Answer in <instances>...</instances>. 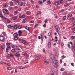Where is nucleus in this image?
<instances>
[{
  "label": "nucleus",
  "mask_w": 75,
  "mask_h": 75,
  "mask_svg": "<svg viewBox=\"0 0 75 75\" xmlns=\"http://www.w3.org/2000/svg\"><path fill=\"white\" fill-rule=\"evenodd\" d=\"M57 57L58 56H57V55H56L54 56V59H55V58H57Z\"/></svg>",
  "instance_id": "nucleus-42"
},
{
  "label": "nucleus",
  "mask_w": 75,
  "mask_h": 75,
  "mask_svg": "<svg viewBox=\"0 0 75 75\" xmlns=\"http://www.w3.org/2000/svg\"><path fill=\"white\" fill-rule=\"evenodd\" d=\"M71 65H72V66H73V67H74V63H71Z\"/></svg>",
  "instance_id": "nucleus-60"
},
{
  "label": "nucleus",
  "mask_w": 75,
  "mask_h": 75,
  "mask_svg": "<svg viewBox=\"0 0 75 75\" xmlns=\"http://www.w3.org/2000/svg\"><path fill=\"white\" fill-rule=\"evenodd\" d=\"M58 4H61L62 3V1H59L58 2Z\"/></svg>",
  "instance_id": "nucleus-20"
},
{
  "label": "nucleus",
  "mask_w": 75,
  "mask_h": 75,
  "mask_svg": "<svg viewBox=\"0 0 75 75\" xmlns=\"http://www.w3.org/2000/svg\"><path fill=\"white\" fill-rule=\"evenodd\" d=\"M63 38H64V39H65V40H67V38H66V37H65L64 36H63Z\"/></svg>",
  "instance_id": "nucleus-62"
},
{
  "label": "nucleus",
  "mask_w": 75,
  "mask_h": 75,
  "mask_svg": "<svg viewBox=\"0 0 75 75\" xmlns=\"http://www.w3.org/2000/svg\"><path fill=\"white\" fill-rule=\"evenodd\" d=\"M56 75H58V71H56Z\"/></svg>",
  "instance_id": "nucleus-63"
},
{
  "label": "nucleus",
  "mask_w": 75,
  "mask_h": 75,
  "mask_svg": "<svg viewBox=\"0 0 75 75\" xmlns=\"http://www.w3.org/2000/svg\"><path fill=\"white\" fill-rule=\"evenodd\" d=\"M43 27H44L45 28L46 27H47V25H46V24H44L43 25Z\"/></svg>",
  "instance_id": "nucleus-56"
},
{
  "label": "nucleus",
  "mask_w": 75,
  "mask_h": 75,
  "mask_svg": "<svg viewBox=\"0 0 75 75\" xmlns=\"http://www.w3.org/2000/svg\"><path fill=\"white\" fill-rule=\"evenodd\" d=\"M55 6H58V2H55Z\"/></svg>",
  "instance_id": "nucleus-44"
},
{
  "label": "nucleus",
  "mask_w": 75,
  "mask_h": 75,
  "mask_svg": "<svg viewBox=\"0 0 75 75\" xmlns=\"http://www.w3.org/2000/svg\"><path fill=\"white\" fill-rule=\"evenodd\" d=\"M25 14H23L22 16V18H24V17H25Z\"/></svg>",
  "instance_id": "nucleus-39"
},
{
  "label": "nucleus",
  "mask_w": 75,
  "mask_h": 75,
  "mask_svg": "<svg viewBox=\"0 0 75 75\" xmlns=\"http://www.w3.org/2000/svg\"><path fill=\"white\" fill-rule=\"evenodd\" d=\"M12 52H15V50L14 49H13L11 51Z\"/></svg>",
  "instance_id": "nucleus-36"
},
{
  "label": "nucleus",
  "mask_w": 75,
  "mask_h": 75,
  "mask_svg": "<svg viewBox=\"0 0 75 75\" xmlns=\"http://www.w3.org/2000/svg\"><path fill=\"white\" fill-rule=\"evenodd\" d=\"M13 36L14 37V40H20V39L18 37V34L16 33H14Z\"/></svg>",
  "instance_id": "nucleus-1"
},
{
  "label": "nucleus",
  "mask_w": 75,
  "mask_h": 75,
  "mask_svg": "<svg viewBox=\"0 0 75 75\" xmlns=\"http://www.w3.org/2000/svg\"><path fill=\"white\" fill-rule=\"evenodd\" d=\"M60 64H61V63H62V59H60Z\"/></svg>",
  "instance_id": "nucleus-64"
},
{
  "label": "nucleus",
  "mask_w": 75,
  "mask_h": 75,
  "mask_svg": "<svg viewBox=\"0 0 75 75\" xmlns=\"http://www.w3.org/2000/svg\"><path fill=\"white\" fill-rule=\"evenodd\" d=\"M55 28L57 29L56 30H59V27H58V26L57 25L56 26Z\"/></svg>",
  "instance_id": "nucleus-19"
},
{
  "label": "nucleus",
  "mask_w": 75,
  "mask_h": 75,
  "mask_svg": "<svg viewBox=\"0 0 75 75\" xmlns=\"http://www.w3.org/2000/svg\"><path fill=\"white\" fill-rule=\"evenodd\" d=\"M15 48H16L18 50H19V51H21V50H20V48L18 47L15 46Z\"/></svg>",
  "instance_id": "nucleus-18"
},
{
  "label": "nucleus",
  "mask_w": 75,
  "mask_h": 75,
  "mask_svg": "<svg viewBox=\"0 0 75 75\" xmlns=\"http://www.w3.org/2000/svg\"><path fill=\"white\" fill-rule=\"evenodd\" d=\"M71 38L72 39H74V38H75V36H72L71 37Z\"/></svg>",
  "instance_id": "nucleus-32"
},
{
  "label": "nucleus",
  "mask_w": 75,
  "mask_h": 75,
  "mask_svg": "<svg viewBox=\"0 0 75 75\" xmlns=\"http://www.w3.org/2000/svg\"><path fill=\"white\" fill-rule=\"evenodd\" d=\"M1 18H5V19H6V20H7V18H4V16L3 15L1 17Z\"/></svg>",
  "instance_id": "nucleus-30"
},
{
  "label": "nucleus",
  "mask_w": 75,
  "mask_h": 75,
  "mask_svg": "<svg viewBox=\"0 0 75 75\" xmlns=\"http://www.w3.org/2000/svg\"><path fill=\"white\" fill-rule=\"evenodd\" d=\"M11 45V43L10 42H7L6 43V45Z\"/></svg>",
  "instance_id": "nucleus-31"
},
{
  "label": "nucleus",
  "mask_w": 75,
  "mask_h": 75,
  "mask_svg": "<svg viewBox=\"0 0 75 75\" xmlns=\"http://www.w3.org/2000/svg\"><path fill=\"white\" fill-rule=\"evenodd\" d=\"M37 14H41V12H40V11H38Z\"/></svg>",
  "instance_id": "nucleus-51"
},
{
  "label": "nucleus",
  "mask_w": 75,
  "mask_h": 75,
  "mask_svg": "<svg viewBox=\"0 0 75 75\" xmlns=\"http://www.w3.org/2000/svg\"><path fill=\"white\" fill-rule=\"evenodd\" d=\"M47 46L48 48H50L51 47V43L49 42H48Z\"/></svg>",
  "instance_id": "nucleus-17"
},
{
  "label": "nucleus",
  "mask_w": 75,
  "mask_h": 75,
  "mask_svg": "<svg viewBox=\"0 0 75 75\" xmlns=\"http://www.w3.org/2000/svg\"><path fill=\"white\" fill-rule=\"evenodd\" d=\"M72 51H75V45L74 44L72 45V48L71 49Z\"/></svg>",
  "instance_id": "nucleus-5"
},
{
  "label": "nucleus",
  "mask_w": 75,
  "mask_h": 75,
  "mask_svg": "<svg viewBox=\"0 0 75 75\" xmlns=\"http://www.w3.org/2000/svg\"><path fill=\"white\" fill-rule=\"evenodd\" d=\"M13 4L14 3H13V2H11L10 4V6H13Z\"/></svg>",
  "instance_id": "nucleus-35"
},
{
  "label": "nucleus",
  "mask_w": 75,
  "mask_h": 75,
  "mask_svg": "<svg viewBox=\"0 0 75 75\" xmlns=\"http://www.w3.org/2000/svg\"><path fill=\"white\" fill-rule=\"evenodd\" d=\"M63 18L64 20H66L67 19V17L66 16H64L63 17Z\"/></svg>",
  "instance_id": "nucleus-45"
},
{
  "label": "nucleus",
  "mask_w": 75,
  "mask_h": 75,
  "mask_svg": "<svg viewBox=\"0 0 75 75\" xmlns=\"http://www.w3.org/2000/svg\"><path fill=\"white\" fill-rule=\"evenodd\" d=\"M8 8L9 10H10L12 9V8H13L12 7H10Z\"/></svg>",
  "instance_id": "nucleus-54"
},
{
  "label": "nucleus",
  "mask_w": 75,
  "mask_h": 75,
  "mask_svg": "<svg viewBox=\"0 0 75 75\" xmlns=\"http://www.w3.org/2000/svg\"><path fill=\"white\" fill-rule=\"evenodd\" d=\"M43 51L44 52V53H45V49H43Z\"/></svg>",
  "instance_id": "nucleus-57"
},
{
  "label": "nucleus",
  "mask_w": 75,
  "mask_h": 75,
  "mask_svg": "<svg viewBox=\"0 0 75 75\" xmlns=\"http://www.w3.org/2000/svg\"><path fill=\"white\" fill-rule=\"evenodd\" d=\"M7 69L8 70H10L11 69V68L10 67H8Z\"/></svg>",
  "instance_id": "nucleus-50"
},
{
  "label": "nucleus",
  "mask_w": 75,
  "mask_h": 75,
  "mask_svg": "<svg viewBox=\"0 0 75 75\" xmlns=\"http://www.w3.org/2000/svg\"><path fill=\"white\" fill-rule=\"evenodd\" d=\"M19 17L20 18H22V16L21 15L19 16Z\"/></svg>",
  "instance_id": "nucleus-58"
},
{
  "label": "nucleus",
  "mask_w": 75,
  "mask_h": 75,
  "mask_svg": "<svg viewBox=\"0 0 75 75\" xmlns=\"http://www.w3.org/2000/svg\"><path fill=\"white\" fill-rule=\"evenodd\" d=\"M64 70H65V69H64V68L61 69H60V71H64Z\"/></svg>",
  "instance_id": "nucleus-48"
},
{
  "label": "nucleus",
  "mask_w": 75,
  "mask_h": 75,
  "mask_svg": "<svg viewBox=\"0 0 75 75\" xmlns=\"http://www.w3.org/2000/svg\"><path fill=\"white\" fill-rule=\"evenodd\" d=\"M41 39L42 42H43V40H44V35H41Z\"/></svg>",
  "instance_id": "nucleus-14"
},
{
  "label": "nucleus",
  "mask_w": 75,
  "mask_h": 75,
  "mask_svg": "<svg viewBox=\"0 0 75 75\" xmlns=\"http://www.w3.org/2000/svg\"><path fill=\"white\" fill-rule=\"evenodd\" d=\"M5 47V45H2L1 46V48H2V49H4Z\"/></svg>",
  "instance_id": "nucleus-26"
},
{
  "label": "nucleus",
  "mask_w": 75,
  "mask_h": 75,
  "mask_svg": "<svg viewBox=\"0 0 75 75\" xmlns=\"http://www.w3.org/2000/svg\"><path fill=\"white\" fill-rule=\"evenodd\" d=\"M67 5H68V4L67 3L64 4V6L65 7V6H67Z\"/></svg>",
  "instance_id": "nucleus-52"
},
{
  "label": "nucleus",
  "mask_w": 75,
  "mask_h": 75,
  "mask_svg": "<svg viewBox=\"0 0 75 75\" xmlns=\"http://www.w3.org/2000/svg\"><path fill=\"white\" fill-rule=\"evenodd\" d=\"M18 33H19V36H21V33H23V32L21 31L20 30L18 31Z\"/></svg>",
  "instance_id": "nucleus-12"
},
{
  "label": "nucleus",
  "mask_w": 75,
  "mask_h": 75,
  "mask_svg": "<svg viewBox=\"0 0 75 75\" xmlns=\"http://www.w3.org/2000/svg\"><path fill=\"white\" fill-rule=\"evenodd\" d=\"M7 21L8 23H10V20L8 19L7 20Z\"/></svg>",
  "instance_id": "nucleus-34"
},
{
  "label": "nucleus",
  "mask_w": 75,
  "mask_h": 75,
  "mask_svg": "<svg viewBox=\"0 0 75 75\" xmlns=\"http://www.w3.org/2000/svg\"><path fill=\"white\" fill-rule=\"evenodd\" d=\"M8 6V5L7 4L4 5V7H7Z\"/></svg>",
  "instance_id": "nucleus-38"
},
{
  "label": "nucleus",
  "mask_w": 75,
  "mask_h": 75,
  "mask_svg": "<svg viewBox=\"0 0 75 75\" xmlns=\"http://www.w3.org/2000/svg\"><path fill=\"white\" fill-rule=\"evenodd\" d=\"M40 57H41V55H40L39 56L36 57H35V59L36 60H37L38 59H40Z\"/></svg>",
  "instance_id": "nucleus-9"
},
{
  "label": "nucleus",
  "mask_w": 75,
  "mask_h": 75,
  "mask_svg": "<svg viewBox=\"0 0 75 75\" xmlns=\"http://www.w3.org/2000/svg\"><path fill=\"white\" fill-rule=\"evenodd\" d=\"M12 18V20H16V19L17 18V16H13Z\"/></svg>",
  "instance_id": "nucleus-13"
},
{
  "label": "nucleus",
  "mask_w": 75,
  "mask_h": 75,
  "mask_svg": "<svg viewBox=\"0 0 75 75\" xmlns=\"http://www.w3.org/2000/svg\"><path fill=\"white\" fill-rule=\"evenodd\" d=\"M3 11L4 13L7 14H8L9 13L8 11L6 9H3Z\"/></svg>",
  "instance_id": "nucleus-4"
},
{
  "label": "nucleus",
  "mask_w": 75,
  "mask_h": 75,
  "mask_svg": "<svg viewBox=\"0 0 75 75\" xmlns=\"http://www.w3.org/2000/svg\"><path fill=\"white\" fill-rule=\"evenodd\" d=\"M30 13V12L28 11H27L26 13V14H27V15H28V13Z\"/></svg>",
  "instance_id": "nucleus-53"
},
{
  "label": "nucleus",
  "mask_w": 75,
  "mask_h": 75,
  "mask_svg": "<svg viewBox=\"0 0 75 75\" xmlns=\"http://www.w3.org/2000/svg\"><path fill=\"white\" fill-rule=\"evenodd\" d=\"M72 21L73 22H74L75 21V19L73 17H72Z\"/></svg>",
  "instance_id": "nucleus-43"
},
{
  "label": "nucleus",
  "mask_w": 75,
  "mask_h": 75,
  "mask_svg": "<svg viewBox=\"0 0 75 75\" xmlns=\"http://www.w3.org/2000/svg\"><path fill=\"white\" fill-rule=\"evenodd\" d=\"M65 56H64V55H63L62 56V58L63 59H64V58H65Z\"/></svg>",
  "instance_id": "nucleus-55"
},
{
  "label": "nucleus",
  "mask_w": 75,
  "mask_h": 75,
  "mask_svg": "<svg viewBox=\"0 0 75 75\" xmlns=\"http://www.w3.org/2000/svg\"><path fill=\"white\" fill-rule=\"evenodd\" d=\"M56 31L58 33V34L59 37L61 36V34L59 33V31L58 30H56Z\"/></svg>",
  "instance_id": "nucleus-16"
},
{
  "label": "nucleus",
  "mask_w": 75,
  "mask_h": 75,
  "mask_svg": "<svg viewBox=\"0 0 75 75\" xmlns=\"http://www.w3.org/2000/svg\"><path fill=\"white\" fill-rule=\"evenodd\" d=\"M23 27L22 25H19L18 26V29H21V28Z\"/></svg>",
  "instance_id": "nucleus-21"
},
{
  "label": "nucleus",
  "mask_w": 75,
  "mask_h": 75,
  "mask_svg": "<svg viewBox=\"0 0 75 75\" xmlns=\"http://www.w3.org/2000/svg\"><path fill=\"white\" fill-rule=\"evenodd\" d=\"M44 22H45V24H47L48 23V20L46 19L44 21Z\"/></svg>",
  "instance_id": "nucleus-25"
},
{
  "label": "nucleus",
  "mask_w": 75,
  "mask_h": 75,
  "mask_svg": "<svg viewBox=\"0 0 75 75\" xmlns=\"http://www.w3.org/2000/svg\"><path fill=\"white\" fill-rule=\"evenodd\" d=\"M39 4H42V2L41 1H39L38 2Z\"/></svg>",
  "instance_id": "nucleus-27"
},
{
  "label": "nucleus",
  "mask_w": 75,
  "mask_h": 75,
  "mask_svg": "<svg viewBox=\"0 0 75 75\" xmlns=\"http://www.w3.org/2000/svg\"><path fill=\"white\" fill-rule=\"evenodd\" d=\"M7 65L8 66H11V64L8 63H7Z\"/></svg>",
  "instance_id": "nucleus-41"
},
{
  "label": "nucleus",
  "mask_w": 75,
  "mask_h": 75,
  "mask_svg": "<svg viewBox=\"0 0 75 75\" xmlns=\"http://www.w3.org/2000/svg\"><path fill=\"white\" fill-rule=\"evenodd\" d=\"M67 72L64 71L62 75H67Z\"/></svg>",
  "instance_id": "nucleus-22"
},
{
  "label": "nucleus",
  "mask_w": 75,
  "mask_h": 75,
  "mask_svg": "<svg viewBox=\"0 0 75 75\" xmlns=\"http://www.w3.org/2000/svg\"><path fill=\"white\" fill-rule=\"evenodd\" d=\"M18 4L19 6H23V2L22 1H20L18 3Z\"/></svg>",
  "instance_id": "nucleus-6"
},
{
  "label": "nucleus",
  "mask_w": 75,
  "mask_h": 75,
  "mask_svg": "<svg viewBox=\"0 0 75 75\" xmlns=\"http://www.w3.org/2000/svg\"><path fill=\"white\" fill-rule=\"evenodd\" d=\"M14 1L15 3H17L18 1H19L18 0H14Z\"/></svg>",
  "instance_id": "nucleus-46"
},
{
  "label": "nucleus",
  "mask_w": 75,
  "mask_h": 75,
  "mask_svg": "<svg viewBox=\"0 0 75 75\" xmlns=\"http://www.w3.org/2000/svg\"><path fill=\"white\" fill-rule=\"evenodd\" d=\"M54 67L55 68H58V65L57 64H55L54 65Z\"/></svg>",
  "instance_id": "nucleus-29"
},
{
  "label": "nucleus",
  "mask_w": 75,
  "mask_h": 75,
  "mask_svg": "<svg viewBox=\"0 0 75 75\" xmlns=\"http://www.w3.org/2000/svg\"><path fill=\"white\" fill-rule=\"evenodd\" d=\"M22 42L24 44H25V40H24L22 41Z\"/></svg>",
  "instance_id": "nucleus-33"
},
{
  "label": "nucleus",
  "mask_w": 75,
  "mask_h": 75,
  "mask_svg": "<svg viewBox=\"0 0 75 75\" xmlns=\"http://www.w3.org/2000/svg\"><path fill=\"white\" fill-rule=\"evenodd\" d=\"M25 29H26V30H29V27H25Z\"/></svg>",
  "instance_id": "nucleus-40"
},
{
  "label": "nucleus",
  "mask_w": 75,
  "mask_h": 75,
  "mask_svg": "<svg viewBox=\"0 0 75 75\" xmlns=\"http://www.w3.org/2000/svg\"><path fill=\"white\" fill-rule=\"evenodd\" d=\"M16 56L17 57H18L20 56V53L19 52H17L15 54Z\"/></svg>",
  "instance_id": "nucleus-8"
},
{
  "label": "nucleus",
  "mask_w": 75,
  "mask_h": 75,
  "mask_svg": "<svg viewBox=\"0 0 75 75\" xmlns=\"http://www.w3.org/2000/svg\"><path fill=\"white\" fill-rule=\"evenodd\" d=\"M22 55H25V54L24 52H22Z\"/></svg>",
  "instance_id": "nucleus-61"
},
{
  "label": "nucleus",
  "mask_w": 75,
  "mask_h": 75,
  "mask_svg": "<svg viewBox=\"0 0 75 75\" xmlns=\"http://www.w3.org/2000/svg\"><path fill=\"white\" fill-rule=\"evenodd\" d=\"M11 47L12 48H14L15 47H16V46H15L14 45H11Z\"/></svg>",
  "instance_id": "nucleus-37"
},
{
  "label": "nucleus",
  "mask_w": 75,
  "mask_h": 75,
  "mask_svg": "<svg viewBox=\"0 0 75 75\" xmlns=\"http://www.w3.org/2000/svg\"><path fill=\"white\" fill-rule=\"evenodd\" d=\"M7 27L8 28H13L14 26H12L11 25H8Z\"/></svg>",
  "instance_id": "nucleus-10"
},
{
  "label": "nucleus",
  "mask_w": 75,
  "mask_h": 75,
  "mask_svg": "<svg viewBox=\"0 0 75 75\" xmlns=\"http://www.w3.org/2000/svg\"><path fill=\"white\" fill-rule=\"evenodd\" d=\"M52 62L54 64H57V63H58V61L56 60H52Z\"/></svg>",
  "instance_id": "nucleus-7"
},
{
  "label": "nucleus",
  "mask_w": 75,
  "mask_h": 75,
  "mask_svg": "<svg viewBox=\"0 0 75 75\" xmlns=\"http://www.w3.org/2000/svg\"><path fill=\"white\" fill-rule=\"evenodd\" d=\"M50 74H51V75H54V72L52 71H51L50 72Z\"/></svg>",
  "instance_id": "nucleus-28"
},
{
  "label": "nucleus",
  "mask_w": 75,
  "mask_h": 75,
  "mask_svg": "<svg viewBox=\"0 0 75 75\" xmlns=\"http://www.w3.org/2000/svg\"><path fill=\"white\" fill-rule=\"evenodd\" d=\"M72 16V14L70 13L68 14V17H71Z\"/></svg>",
  "instance_id": "nucleus-23"
},
{
  "label": "nucleus",
  "mask_w": 75,
  "mask_h": 75,
  "mask_svg": "<svg viewBox=\"0 0 75 75\" xmlns=\"http://www.w3.org/2000/svg\"><path fill=\"white\" fill-rule=\"evenodd\" d=\"M10 55L11 57H13L14 56V55L13 54H12V53H10Z\"/></svg>",
  "instance_id": "nucleus-49"
},
{
  "label": "nucleus",
  "mask_w": 75,
  "mask_h": 75,
  "mask_svg": "<svg viewBox=\"0 0 75 75\" xmlns=\"http://www.w3.org/2000/svg\"><path fill=\"white\" fill-rule=\"evenodd\" d=\"M51 33L49 32V33H48V35H49V36H50V35H51Z\"/></svg>",
  "instance_id": "nucleus-59"
},
{
  "label": "nucleus",
  "mask_w": 75,
  "mask_h": 75,
  "mask_svg": "<svg viewBox=\"0 0 75 75\" xmlns=\"http://www.w3.org/2000/svg\"><path fill=\"white\" fill-rule=\"evenodd\" d=\"M47 3H48V4H51V1H47Z\"/></svg>",
  "instance_id": "nucleus-47"
},
{
  "label": "nucleus",
  "mask_w": 75,
  "mask_h": 75,
  "mask_svg": "<svg viewBox=\"0 0 75 75\" xmlns=\"http://www.w3.org/2000/svg\"><path fill=\"white\" fill-rule=\"evenodd\" d=\"M44 63L45 64H49V62L48 61L46 60L44 62Z\"/></svg>",
  "instance_id": "nucleus-24"
},
{
  "label": "nucleus",
  "mask_w": 75,
  "mask_h": 75,
  "mask_svg": "<svg viewBox=\"0 0 75 75\" xmlns=\"http://www.w3.org/2000/svg\"><path fill=\"white\" fill-rule=\"evenodd\" d=\"M13 28H14V29H17V28H18V27H17V25H15L13 26Z\"/></svg>",
  "instance_id": "nucleus-15"
},
{
  "label": "nucleus",
  "mask_w": 75,
  "mask_h": 75,
  "mask_svg": "<svg viewBox=\"0 0 75 75\" xmlns=\"http://www.w3.org/2000/svg\"><path fill=\"white\" fill-rule=\"evenodd\" d=\"M6 52H8L9 51L11 50V47L9 45L7 46V48H6Z\"/></svg>",
  "instance_id": "nucleus-3"
},
{
  "label": "nucleus",
  "mask_w": 75,
  "mask_h": 75,
  "mask_svg": "<svg viewBox=\"0 0 75 75\" xmlns=\"http://www.w3.org/2000/svg\"><path fill=\"white\" fill-rule=\"evenodd\" d=\"M50 58L52 59H54V56L52 54H51L50 55Z\"/></svg>",
  "instance_id": "nucleus-11"
},
{
  "label": "nucleus",
  "mask_w": 75,
  "mask_h": 75,
  "mask_svg": "<svg viewBox=\"0 0 75 75\" xmlns=\"http://www.w3.org/2000/svg\"><path fill=\"white\" fill-rule=\"evenodd\" d=\"M0 40L2 42H4L5 41V38L3 36H1L0 37Z\"/></svg>",
  "instance_id": "nucleus-2"
}]
</instances>
